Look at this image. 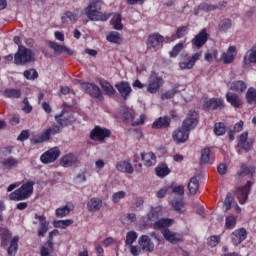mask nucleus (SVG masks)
Here are the masks:
<instances>
[{
	"mask_svg": "<svg viewBox=\"0 0 256 256\" xmlns=\"http://www.w3.org/2000/svg\"><path fill=\"white\" fill-rule=\"evenodd\" d=\"M55 121L57 124H53L52 126L48 127L42 134L34 136L31 139V143H33V145L47 143V141H50L51 136L59 135V133L63 131V127L73 125V123H75V117H73V114L62 110L60 114L55 116Z\"/></svg>",
	"mask_w": 256,
	"mask_h": 256,
	"instance_id": "1",
	"label": "nucleus"
},
{
	"mask_svg": "<svg viewBox=\"0 0 256 256\" xmlns=\"http://www.w3.org/2000/svg\"><path fill=\"white\" fill-rule=\"evenodd\" d=\"M86 17L90 21H109L111 19V13L101 12V7H99V2H90L89 5L84 9Z\"/></svg>",
	"mask_w": 256,
	"mask_h": 256,
	"instance_id": "2",
	"label": "nucleus"
},
{
	"mask_svg": "<svg viewBox=\"0 0 256 256\" xmlns=\"http://www.w3.org/2000/svg\"><path fill=\"white\" fill-rule=\"evenodd\" d=\"M34 186L35 181L28 180L20 188L9 194L10 201H25V199H29L33 195Z\"/></svg>",
	"mask_w": 256,
	"mask_h": 256,
	"instance_id": "3",
	"label": "nucleus"
},
{
	"mask_svg": "<svg viewBox=\"0 0 256 256\" xmlns=\"http://www.w3.org/2000/svg\"><path fill=\"white\" fill-rule=\"evenodd\" d=\"M35 61V54L33 50L23 46H18V51L14 55L15 65H27L28 63H33Z\"/></svg>",
	"mask_w": 256,
	"mask_h": 256,
	"instance_id": "4",
	"label": "nucleus"
},
{
	"mask_svg": "<svg viewBox=\"0 0 256 256\" xmlns=\"http://www.w3.org/2000/svg\"><path fill=\"white\" fill-rule=\"evenodd\" d=\"M163 85H165L163 77L154 73L148 78L147 92L151 93V95H157Z\"/></svg>",
	"mask_w": 256,
	"mask_h": 256,
	"instance_id": "5",
	"label": "nucleus"
},
{
	"mask_svg": "<svg viewBox=\"0 0 256 256\" xmlns=\"http://www.w3.org/2000/svg\"><path fill=\"white\" fill-rule=\"evenodd\" d=\"M255 181L248 180L246 185L238 187L236 189L235 195L240 203V205H245L247 203V199H249V193H251V187Z\"/></svg>",
	"mask_w": 256,
	"mask_h": 256,
	"instance_id": "6",
	"label": "nucleus"
},
{
	"mask_svg": "<svg viewBox=\"0 0 256 256\" xmlns=\"http://www.w3.org/2000/svg\"><path fill=\"white\" fill-rule=\"evenodd\" d=\"M111 137V130L103 128L101 126H95L94 129L90 132V139L92 141H101L109 139Z\"/></svg>",
	"mask_w": 256,
	"mask_h": 256,
	"instance_id": "7",
	"label": "nucleus"
},
{
	"mask_svg": "<svg viewBox=\"0 0 256 256\" xmlns=\"http://www.w3.org/2000/svg\"><path fill=\"white\" fill-rule=\"evenodd\" d=\"M199 125V113L195 110H190L186 119L183 121L182 127L187 131H192Z\"/></svg>",
	"mask_w": 256,
	"mask_h": 256,
	"instance_id": "8",
	"label": "nucleus"
},
{
	"mask_svg": "<svg viewBox=\"0 0 256 256\" xmlns=\"http://www.w3.org/2000/svg\"><path fill=\"white\" fill-rule=\"evenodd\" d=\"M59 155H61V151L59 150V148L54 147L44 152L40 156V161L44 165H49V163H55V161L59 159Z\"/></svg>",
	"mask_w": 256,
	"mask_h": 256,
	"instance_id": "9",
	"label": "nucleus"
},
{
	"mask_svg": "<svg viewBox=\"0 0 256 256\" xmlns=\"http://www.w3.org/2000/svg\"><path fill=\"white\" fill-rule=\"evenodd\" d=\"M56 235H59V230L55 229L49 232L48 240L45 243V246H42L40 248V255L41 256H49L50 253H53L55 251V246L53 243V237H56Z\"/></svg>",
	"mask_w": 256,
	"mask_h": 256,
	"instance_id": "10",
	"label": "nucleus"
},
{
	"mask_svg": "<svg viewBox=\"0 0 256 256\" xmlns=\"http://www.w3.org/2000/svg\"><path fill=\"white\" fill-rule=\"evenodd\" d=\"M255 140L253 138H249V132H243L238 138V147L245 151V153H249L251 149H253V145Z\"/></svg>",
	"mask_w": 256,
	"mask_h": 256,
	"instance_id": "11",
	"label": "nucleus"
},
{
	"mask_svg": "<svg viewBox=\"0 0 256 256\" xmlns=\"http://www.w3.org/2000/svg\"><path fill=\"white\" fill-rule=\"evenodd\" d=\"M202 108L204 111H217V109L221 110L225 108V101H223V98H210L204 102Z\"/></svg>",
	"mask_w": 256,
	"mask_h": 256,
	"instance_id": "12",
	"label": "nucleus"
},
{
	"mask_svg": "<svg viewBox=\"0 0 256 256\" xmlns=\"http://www.w3.org/2000/svg\"><path fill=\"white\" fill-rule=\"evenodd\" d=\"M162 235L168 243L172 245H177V243H183V234L179 232H173L169 228L162 231Z\"/></svg>",
	"mask_w": 256,
	"mask_h": 256,
	"instance_id": "13",
	"label": "nucleus"
},
{
	"mask_svg": "<svg viewBox=\"0 0 256 256\" xmlns=\"http://www.w3.org/2000/svg\"><path fill=\"white\" fill-rule=\"evenodd\" d=\"M202 55L203 53L197 52L192 56L188 57L186 60L180 61L179 62L180 69H182V71H185L187 69L188 70L193 69L195 67V63H197L201 59Z\"/></svg>",
	"mask_w": 256,
	"mask_h": 256,
	"instance_id": "14",
	"label": "nucleus"
},
{
	"mask_svg": "<svg viewBox=\"0 0 256 256\" xmlns=\"http://www.w3.org/2000/svg\"><path fill=\"white\" fill-rule=\"evenodd\" d=\"M209 41V34L207 33V29H202L192 40V47L194 49H201L205 43Z\"/></svg>",
	"mask_w": 256,
	"mask_h": 256,
	"instance_id": "15",
	"label": "nucleus"
},
{
	"mask_svg": "<svg viewBox=\"0 0 256 256\" xmlns=\"http://www.w3.org/2000/svg\"><path fill=\"white\" fill-rule=\"evenodd\" d=\"M138 245L145 253H153L155 251V243L148 235H142L138 239Z\"/></svg>",
	"mask_w": 256,
	"mask_h": 256,
	"instance_id": "16",
	"label": "nucleus"
},
{
	"mask_svg": "<svg viewBox=\"0 0 256 256\" xmlns=\"http://www.w3.org/2000/svg\"><path fill=\"white\" fill-rule=\"evenodd\" d=\"M231 243L234 247L241 245L247 239V230L245 228L236 229L230 235Z\"/></svg>",
	"mask_w": 256,
	"mask_h": 256,
	"instance_id": "17",
	"label": "nucleus"
},
{
	"mask_svg": "<svg viewBox=\"0 0 256 256\" xmlns=\"http://www.w3.org/2000/svg\"><path fill=\"white\" fill-rule=\"evenodd\" d=\"M161 43H165V37L159 33H153L148 36L146 45L148 49H156Z\"/></svg>",
	"mask_w": 256,
	"mask_h": 256,
	"instance_id": "18",
	"label": "nucleus"
},
{
	"mask_svg": "<svg viewBox=\"0 0 256 256\" xmlns=\"http://www.w3.org/2000/svg\"><path fill=\"white\" fill-rule=\"evenodd\" d=\"M115 88L120 93L121 97L124 98V100H127L129 95L133 92V89L131 88V84L127 81H121L115 84Z\"/></svg>",
	"mask_w": 256,
	"mask_h": 256,
	"instance_id": "19",
	"label": "nucleus"
},
{
	"mask_svg": "<svg viewBox=\"0 0 256 256\" xmlns=\"http://www.w3.org/2000/svg\"><path fill=\"white\" fill-rule=\"evenodd\" d=\"M34 219H37L40 223L38 227V237H43L47 231H49V221L45 215L35 214Z\"/></svg>",
	"mask_w": 256,
	"mask_h": 256,
	"instance_id": "20",
	"label": "nucleus"
},
{
	"mask_svg": "<svg viewBox=\"0 0 256 256\" xmlns=\"http://www.w3.org/2000/svg\"><path fill=\"white\" fill-rule=\"evenodd\" d=\"M172 138L176 143H185L189 139V130L182 126L173 132Z\"/></svg>",
	"mask_w": 256,
	"mask_h": 256,
	"instance_id": "21",
	"label": "nucleus"
},
{
	"mask_svg": "<svg viewBox=\"0 0 256 256\" xmlns=\"http://www.w3.org/2000/svg\"><path fill=\"white\" fill-rule=\"evenodd\" d=\"M200 163L201 165H213L215 163V154L211 153L210 148H204L201 151Z\"/></svg>",
	"mask_w": 256,
	"mask_h": 256,
	"instance_id": "22",
	"label": "nucleus"
},
{
	"mask_svg": "<svg viewBox=\"0 0 256 256\" xmlns=\"http://www.w3.org/2000/svg\"><path fill=\"white\" fill-rule=\"evenodd\" d=\"M48 47H50V49H53L55 53H65L68 57H71L73 55V50H71L67 46L59 45L57 42H48Z\"/></svg>",
	"mask_w": 256,
	"mask_h": 256,
	"instance_id": "23",
	"label": "nucleus"
},
{
	"mask_svg": "<svg viewBox=\"0 0 256 256\" xmlns=\"http://www.w3.org/2000/svg\"><path fill=\"white\" fill-rule=\"evenodd\" d=\"M237 175L238 177H250V179H253L255 175V167L247 166V164L242 163L240 169L237 171Z\"/></svg>",
	"mask_w": 256,
	"mask_h": 256,
	"instance_id": "24",
	"label": "nucleus"
},
{
	"mask_svg": "<svg viewBox=\"0 0 256 256\" xmlns=\"http://www.w3.org/2000/svg\"><path fill=\"white\" fill-rule=\"evenodd\" d=\"M141 160L143 161L145 167H153L157 164V156L153 152H142Z\"/></svg>",
	"mask_w": 256,
	"mask_h": 256,
	"instance_id": "25",
	"label": "nucleus"
},
{
	"mask_svg": "<svg viewBox=\"0 0 256 256\" xmlns=\"http://www.w3.org/2000/svg\"><path fill=\"white\" fill-rule=\"evenodd\" d=\"M171 126V118L169 116L159 117L152 124V129H167Z\"/></svg>",
	"mask_w": 256,
	"mask_h": 256,
	"instance_id": "26",
	"label": "nucleus"
},
{
	"mask_svg": "<svg viewBox=\"0 0 256 256\" xmlns=\"http://www.w3.org/2000/svg\"><path fill=\"white\" fill-rule=\"evenodd\" d=\"M78 161L77 155L69 153L64 155L60 160V165L62 167H73Z\"/></svg>",
	"mask_w": 256,
	"mask_h": 256,
	"instance_id": "27",
	"label": "nucleus"
},
{
	"mask_svg": "<svg viewBox=\"0 0 256 256\" xmlns=\"http://www.w3.org/2000/svg\"><path fill=\"white\" fill-rule=\"evenodd\" d=\"M173 223H175V220H173L171 218H161V219L157 220L156 222H154L153 229H156L158 231L161 229H167L168 227H171V225H173Z\"/></svg>",
	"mask_w": 256,
	"mask_h": 256,
	"instance_id": "28",
	"label": "nucleus"
},
{
	"mask_svg": "<svg viewBox=\"0 0 256 256\" xmlns=\"http://www.w3.org/2000/svg\"><path fill=\"white\" fill-rule=\"evenodd\" d=\"M1 165L4 169H8V171H11V169H17V167H19V160H17L13 156H10L8 158L3 159L1 161Z\"/></svg>",
	"mask_w": 256,
	"mask_h": 256,
	"instance_id": "29",
	"label": "nucleus"
},
{
	"mask_svg": "<svg viewBox=\"0 0 256 256\" xmlns=\"http://www.w3.org/2000/svg\"><path fill=\"white\" fill-rule=\"evenodd\" d=\"M86 93H89L94 99H101V97H103L101 88L94 83H88L86 85Z\"/></svg>",
	"mask_w": 256,
	"mask_h": 256,
	"instance_id": "30",
	"label": "nucleus"
},
{
	"mask_svg": "<svg viewBox=\"0 0 256 256\" xmlns=\"http://www.w3.org/2000/svg\"><path fill=\"white\" fill-rule=\"evenodd\" d=\"M101 207H103V200H101L99 198H92L87 203V209L91 213H95V212L99 211L101 209Z\"/></svg>",
	"mask_w": 256,
	"mask_h": 256,
	"instance_id": "31",
	"label": "nucleus"
},
{
	"mask_svg": "<svg viewBox=\"0 0 256 256\" xmlns=\"http://www.w3.org/2000/svg\"><path fill=\"white\" fill-rule=\"evenodd\" d=\"M100 86L102 88V91L104 92V95H108V97H115L117 91H115V88H113V85H111L109 81L100 80Z\"/></svg>",
	"mask_w": 256,
	"mask_h": 256,
	"instance_id": "32",
	"label": "nucleus"
},
{
	"mask_svg": "<svg viewBox=\"0 0 256 256\" xmlns=\"http://www.w3.org/2000/svg\"><path fill=\"white\" fill-rule=\"evenodd\" d=\"M11 231L7 228H1L0 229V245L1 247H7L9 245V242L11 241Z\"/></svg>",
	"mask_w": 256,
	"mask_h": 256,
	"instance_id": "33",
	"label": "nucleus"
},
{
	"mask_svg": "<svg viewBox=\"0 0 256 256\" xmlns=\"http://www.w3.org/2000/svg\"><path fill=\"white\" fill-rule=\"evenodd\" d=\"M235 55H237V48L235 46H230L227 50V53L222 54V59L224 63L229 64L235 61Z\"/></svg>",
	"mask_w": 256,
	"mask_h": 256,
	"instance_id": "34",
	"label": "nucleus"
},
{
	"mask_svg": "<svg viewBox=\"0 0 256 256\" xmlns=\"http://www.w3.org/2000/svg\"><path fill=\"white\" fill-rule=\"evenodd\" d=\"M117 171H121V173H128L129 175H133V165L129 163V161H120L116 165Z\"/></svg>",
	"mask_w": 256,
	"mask_h": 256,
	"instance_id": "35",
	"label": "nucleus"
},
{
	"mask_svg": "<svg viewBox=\"0 0 256 256\" xmlns=\"http://www.w3.org/2000/svg\"><path fill=\"white\" fill-rule=\"evenodd\" d=\"M17 251H19V236H14L10 240V245L7 248V253L9 256L17 255Z\"/></svg>",
	"mask_w": 256,
	"mask_h": 256,
	"instance_id": "36",
	"label": "nucleus"
},
{
	"mask_svg": "<svg viewBox=\"0 0 256 256\" xmlns=\"http://www.w3.org/2000/svg\"><path fill=\"white\" fill-rule=\"evenodd\" d=\"M226 101L227 103H230L234 109H239L241 107V99H239V96L237 94H233L231 92L226 93Z\"/></svg>",
	"mask_w": 256,
	"mask_h": 256,
	"instance_id": "37",
	"label": "nucleus"
},
{
	"mask_svg": "<svg viewBox=\"0 0 256 256\" xmlns=\"http://www.w3.org/2000/svg\"><path fill=\"white\" fill-rule=\"evenodd\" d=\"M230 89L235 93H245L247 91V83L242 80H236L231 83Z\"/></svg>",
	"mask_w": 256,
	"mask_h": 256,
	"instance_id": "38",
	"label": "nucleus"
},
{
	"mask_svg": "<svg viewBox=\"0 0 256 256\" xmlns=\"http://www.w3.org/2000/svg\"><path fill=\"white\" fill-rule=\"evenodd\" d=\"M4 97H6V99H20L21 90L15 88H6L4 90Z\"/></svg>",
	"mask_w": 256,
	"mask_h": 256,
	"instance_id": "39",
	"label": "nucleus"
},
{
	"mask_svg": "<svg viewBox=\"0 0 256 256\" xmlns=\"http://www.w3.org/2000/svg\"><path fill=\"white\" fill-rule=\"evenodd\" d=\"M245 100L248 105L256 104V89L254 87H249L246 94Z\"/></svg>",
	"mask_w": 256,
	"mask_h": 256,
	"instance_id": "40",
	"label": "nucleus"
},
{
	"mask_svg": "<svg viewBox=\"0 0 256 256\" xmlns=\"http://www.w3.org/2000/svg\"><path fill=\"white\" fill-rule=\"evenodd\" d=\"M188 191L190 195H197V191H199V180L196 178V176L190 178L188 183Z\"/></svg>",
	"mask_w": 256,
	"mask_h": 256,
	"instance_id": "41",
	"label": "nucleus"
},
{
	"mask_svg": "<svg viewBox=\"0 0 256 256\" xmlns=\"http://www.w3.org/2000/svg\"><path fill=\"white\" fill-rule=\"evenodd\" d=\"M106 39L109 43H114L115 45H121L123 43V38L119 32H110Z\"/></svg>",
	"mask_w": 256,
	"mask_h": 256,
	"instance_id": "42",
	"label": "nucleus"
},
{
	"mask_svg": "<svg viewBox=\"0 0 256 256\" xmlns=\"http://www.w3.org/2000/svg\"><path fill=\"white\" fill-rule=\"evenodd\" d=\"M73 219H66V220H54L53 226L55 229H67V227H71L73 225Z\"/></svg>",
	"mask_w": 256,
	"mask_h": 256,
	"instance_id": "43",
	"label": "nucleus"
},
{
	"mask_svg": "<svg viewBox=\"0 0 256 256\" xmlns=\"http://www.w3.org/2000/svg\"><path fill=\"white\" fill-rule=\"evenodd\" d=\"M62 23H77V14L75 12L66 11L61 17Z\"/></svg>",
	"mask_w": 256,
	"mask_h": 256,
	"instance_id": "44",
	"label": "nucleus"
},
{
	"mask_svg": "<svg viewBox=\"0 0 256 256\" xmlns=\"http://www.w3.org/2000/svg\"><path fill=\"white\" fill-rule=\"evenodd\" d=\"M69 213H71V207H69V205L59 207L55 210V215L59 219H63V217H67Z\"/></svg>",
	"mask_w": 256,
	"mask_h": 256,
	"instance_id": "45",
	"label": "nucleus"
},
{
	"mask_svg": "<svg viewBox=\"0 0 256 256\" xmlns=\"http://www.w3.org/2000/svg\"><path fill=\"white\" fill-rule=\"evenodd\" d=\"M225 133H227L225 123L217 122L214 124V134L217 135V137H222Z\"/></svg>",
	"mask_w": 256,
	"mask_h": 256,
	"instance_id": "46",
	"label": "nucleus"
},
{
	"mask_svg": "<svg viewBox=\"0 0 256 256\" xmlns=\"http://www.w3.org/2000/svg\"><path fill=\"white\" fill-rule=\"evenodd\" d=\"M139 237V234H137V232L135 231H129L126 234V240H125V245L126 247H131V245H133V243H135L137 241V238Z\"/></svg>",
	"mask_w": 256,
	"mask_h": 256,
	"instance_id": "47",
	"label": "nucleus"
},
{
	"mask_svg": "<svg viewBox=\"0 0 256 256\" xmlns=\"http://www.w3.org/2000/svg\"><path fill=\"white\" fill-rule=\"evenodd\" d=\"M23 76L28 81H35V79L39 78V72H37V70H35L34 68H31V69L25 70L23 72Z\"/></svg>",
	"mask_w": 256,
	"mask_h": 256,
	"instance_id": "48",
	"label": "nucleus"
},
{
	"mask_svg": "<svg viewBox=\"0 0 256 256\" xmlns=\"http://www.w3.org/2000/svg\"><path fill=\"white\" fill-rule=\"evenodd\" d=\"M171 205L176 213H185V202L183 200H172Z\"/></svg>",
	"mask_w": 256,
	"mask_h": 256,
	"instance_id": "49",
	"label": "nucleus"
},
{
	"mask_svg": "<svg viewBox=\"0 0 256 256\" xmlns=\"http://www.w3.org/2000/svg\"><path fill=\"white\" fill-rule=\"evenodd\" d=\"M233 26V21L229 18H225L223 20L220 21V23L218 24L219 27V31H229V29H231V27Z\"/></svg>",
	"mask_w": 256,
	"mask_h": 256,
	"instance_id": "50",
	"label": "nucleus"
},
{
	"mask_svg": "<svg viewBox=\"0 0 256 256\" xmlns=\"http://www.w3.org/2000/svg\"><path fill=\"white\" fill-rule=\"evenodd\" d=\"M169 173H171V170L169 169V166H167V164L156 167V175L158 177H167Z\"/></svg>",
	"mask_w": 256,
	"mask_h": 256,
	"instance_id": "51",
	"label": "nucleus"
},
{
	"mask_svg": "<svg viewBox=\"0 0 256 256\" xmlns=\"http://www.w3.org/2000/svg\"><path fill=\"white\" fill-rule=\"evenodd\" d=\"M237 226V216L229 215L225 219L226 229H235Z\"/></svg>",
	"mask_w": 256,
	"mask_h": 256,
	"instance_id": "52",
	"label": "nucleus"
},
{
	"mask_svg": "<svg viewBox=\"0 0 256 256\" xmlns=\"http://www.w3.org/2000/svg\"><path fill=\"white\" fill-rule=\"evenodd\" d=\"M216 9H219V6L205 2L198 5V11H205L206 13H209V11H215Z\"/></svg>",
	"mask_w": 256,
	"mask_h": 256,
	"instance_id": "53",
	"label": "nucleus"
},
{
	"mask_svg": "<svg viewBox=\"0 0 256 256\" xmlns=\"http://www.w3.org/2000/svg\"><path fill=\"white\" fill-rule=\"evenodd\" d=\"M181 51H183V43L179 42L169 52V57H171L172 59H175L179 55V53H181Z\"/></svg>",
	"mask_w": 256,
	"mask_h": 256,
	"instance_id": "54",
	"label": "nucleus"
},
{
	"mask_svg": "<svg viewBox=\"0 0 256 256\" xmlns=\"http://www.w3.org/2000/svg\"><path fill=\"white\" fill-rule=\"evenodd\" d=\"M112 25L116 31L123 30V23H121V14H116L115 17L111 20Z\"/></svg>",
	"mask_w": 256,
	"mask_h": 256,
	"instance_id": "55",
	"label": "nucleus"
},
{
	"mask_svg": "<svg viewBox=\"0 0 256 256\" xmlns=\"http://www.w3.org/2000/svg\"><path fill=\"white\" fill-rule=\"evenodd\" d=\"M219 243H221V236L214 235V236H210L207 239V245L209 247H212V248L217 247Z\"/></svg>",
	"mask_w": 256,
	"mask_h": 256,
	"instance_id": "56",
	"label": "nucleus"
},
{
	"mask_svg": "<svg viewBox=\"0 0 256 256\" xmlns=\"http://www.w3.org/2000/svg\"><path fill=\"white\" fill-rule=\"evenodd\" d=\"M122 119L126 123L133 120V112L129 108L124 107L122 109Z\"/></svg>",
	"mask_w": 256,
	"mask_h": 256,
	"instance_id": "57",
	"label": "nucleus"
},
{
	"mask_svg": "<svg viewBox=\"0 0 256 256\" xmlns=\"http://www.w3.org/2000/svg\"><path fill=\"white\" fill-rule=\"evenodd\" d=\"M175 95H177V88H173L171 90L164 92L161 95V99H162V101H166L167 99H173L175 97Z\"/></svg>",
	"mask_w": 256,
	"mask_h": 256,
	"instance_id": "58",
	"label": "nucleus"
},
{
	"mask_svg": "<svg viewBox=\"0 0 256 256\" xmlns=\"http://www.w3.org/2000/svg\"><path fill=\"white\" fill-rule=\"evenodd\" d=\"M234 201H235V199L233 198V195H231V194L226 195V198L224 200L225 211H229L231 209V207H233Z\"/></svg>",
	"mask_w": 256,
	"mask_h": 256,
	"instance_id": "59",
	"label": "nucleus"
},
{
	"mask_svg": "<svg viewBox=\"0 0 256 256\" xmlns=\"http://www.w3.org/2000/svg\"><path fill=\"white\" fill-rule=\"evenodd\" d=\"M187 33H189V27L187 26L179 27L177 28V31H176V37L177 39H183V37H185Z\"/></svg>",
	"mask_w": 256,
	"mask_h": 256,
	"instance_id": "60",
	"label": "nucleus"
},
{
	"mask_svg": "<svg viewBox=\"0 0 256 256\" xmlns=\"http://www.w3.org/2000/svg\"><path fill=\"white\" fill-rule=\"evenodd\" d=\"M125 191H119L113 194L112 196V201L113 203H119V201H121V199H125Z\"/></svg>",
	"mask_w": 256,
	"mask_h": 256,
	"instance_id": "61",
	"label": "nucleus"
},
{
	"mask_svg": "<svg viewBox=\"0 0 256 256\" xmlns=\"http://www.w3.org/2000/svg\"><path fill=\"white\" fill-rule=\"evenodd\" d=\"M143 198H138L132 205V211H141L143 209Z\"/></svg>",
	"mask_w": 256,
	"mask_h": 256,
	"instance_id": "62",
	"label": "nucleus"
},
{
	"mask_svg": "<svg viewBox=\"0 0 256 256\" xmlns=\"http://www.w3.org/2000/svg\"><path fill=\"white\" fill-rule=\"evenodd\" d=\"M172 193H175V195H185V186L178 185L172 188Z\"/></svg>",
	"mask_w": 256,
	"mask_h": 256,
	"instance_id": "63",
	"label": "nucleus"
},
{
	"mask_svg": "<svg viewBox=\"0 0 256 256\" xmlns=\"http://www.w3.org/2000/svg\"><path fill=\"white\" fill-rule=\"evenodd\" d=\"M157 217H159V210H157V208H151V211L148 214V219L150 221H155V219H157Z\"/></svg>",
	"mask_w": 256,
	"mask_h": 256,
	"instance_id": "64",
	"label": "nucleus"
}]
</instances>
